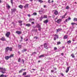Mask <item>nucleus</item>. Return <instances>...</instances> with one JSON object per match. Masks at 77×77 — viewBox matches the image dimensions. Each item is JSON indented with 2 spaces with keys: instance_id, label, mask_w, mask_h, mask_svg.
<instances>
[{
  "instance_id": "obj_60",
  "label": "nucleus",
  "mask_w": 77,
  "mask_h": 77,
  "mask_svg": "<svg viewBox=\"0 0 77 77\" xmlns=\"http://www.w3.org/2000/svg\"><path fill=\"white\" fill-rule=\"evenodd\" d=\"M54 72V70H51V72Z\"/></svg>"
},
{
  "instance_id": "obj_8",
  "label": "nucleus",
  "mask_w": 77,
  "mask_h": 77,
  "mask_svg": "<svg viewBox=\"0 0 77 77\" xmlns=\"http://www.w3.org/2000/svg\"><path fill=\"white\" fill-rule=\"evenodd\" d=\"M69 67H67L66 71V73H67V72H68V71H69Z\"/></svg>"
},
{
  "instance_id": "obj_33",
  "label": "nucleus",
  "mask_w": 77,
  "mask_h": 77,
  "mask_svg": "<svg viewBox=\"0 0 77 77\" xmlns=\"http://www.w3.org/2000/svg\"><path fill=\"white\" fill-rule=\"evenodd\" d=\"M67 38H68V36L66 35H65L64 37V39H67Z\"/></svg>"
},
{
  "instance_id": "obj_56",
  "label": "nucleus",
  "mask_w": 77,
  "mask_h": 77,
  "mask_svg": "<svg viewBox=\"0 0 77 77\" xmlns=\"http://www.w3.org/2000/svg\"><path fill=\"white\" fill-rule=\"evenodd\" d=\"M54 69H55V70H56L57 69V68H56L54 67Z\"/></svg>"
},
{
  "instance_id": "obj_59",
  "label": "nucleus",
  "mask_w": 77,
  "mask_h": 77,
  "mask_svg": "<svg viewBox=\"0 0 77 77\" xmlns=\"http://www.w3.org/2000/svg\"><path fill=\"white\" fill-rule=\"evenodd\" d=\"M38 30H41V27L38 28Z\"/></svg>"
},
{
  "instance_id": "obj_2",
  "label": "nucleus",
  "mask_w": 77,
  "mask_h": 77,
  "mask_svg": "<svg viewBox=\"0 0 77 77\" xmlns=\"http://www.w3.org/2000/svg\"><path fill=\"white\" fill-rule=\"evenodd\" d=\"M48 45V43L44 44V48H46V49H47V48H48V47H47Z\"/></svg>"
},
{
  "instance_id": "obj_58",
  "label": "nucleus",
  "mask_w": 77,
  "mask_h": 77,
  "mask_svg": "<svg viewBox=\"0 0 77 77\" xmlns=\"http://www.w3.org/2000/svg\"><path fill=\"white\" fill-rule=\"evenodd\" d=\"M48 2L49 3H50V0H49L48 1Z\"/></svg>"
},
{
  "instance_id": "obj_14",
  "label": "nucleus",
  "mask_w": 77,
  "mask_h": 77,
  "mask_svg": "<svg viewBox=\"0 0 77 77\" xmlns=\"http://www.w3.org/2000/svg\"><path fill=\"white\" fill-rule=\"evenodd\" d=\"M16 33H17V34H18V35H20V34H21V32L18 31H16Z\"/></svg>"
},
{
  "instance_id": "obj_21",
  "label": "nucleus",
  "mask_w": 77,
  "mask_h": 77,
  "mask_svg": "<svg viewBox=\"0 0 77 77\" xmlns=\"http://www.w3.org/2000/svg\"><path fill=\"white\" fill-rule=\"evenodd\" d=\"M39 12L40 14H42V13L43 12V11L42 10H40L39 11Z\"/></svg>"
},
{
  "instance_id": "obj_39",
  "label": "nucleus",
  "mask_w": 77,
  "mask_h": 77,
  "mask_svg": "<svg viewBox=\"0 0 77 77\" xmlns=\"http://www.w3.org/2000/svg\"><path fill=\"white\" fill-rule=\"evenodd\" d=\"M18 62H21V58H19L18 59Z\"/></svg>"
},
{
  "instance_id": "obj_3",
  "label": "nucleus",
  "mask_w": 77,
  "mask_h": 77,
  "mask_svg": "<svg viewBox=\"0 0 77 77\" xmlns=\"http://www.w3.org/2000/svg\"><path fill=\"white\" fill-rule=\"evenodd\" d=\"M1 69H2V72L3 73V74H5V71H6V69L5 68H2Z\"/></svg>"
},
{
  "instance_id": "obj_38",
  "label": "nucleus",
  "mask_w": 77,
  "mask_h": 77,
  "mask_svg": "<svg viewBox=\"0 0 77 77\" xmlns=\"http://www.w3.org/2000/svg\"><path fill=\"white\" fill-rule=\"evenodd\" d=\"M71 24L72 25V26H74V24H77V23H71Z\"/></svg>"
},
{
  "instance_id": "obj_57",
  "label": "nucleus",
  "mask_w": 77,
  "mask_h": 77,
  "mask_svg": "<svg viewBox=\"0 0 77 77\" xmlns=\"http://www.w3.org/2000/svg\"><path fill=\"white\" fill-rule=\"evenodd\" d=\"M68 20H71V18L69 17L68 19Z\"/></svg>"
},
{
  "instance_id": "obj_30",
  "label": "nucleus",
  "mask_w": 77,
  "mask_h": 77,
  "mask_svg": "<svg viewBox=\"0 0 77 77\" xmlns=\"http://www.w3.org/2000/svg\"><path fill=\"white\" fill-rule=\"evenodd\" d=\"M71 56L72 57V58H74L75 57L74 55V54H71Z\"/></svg>"
},
{
  "instance_id": "obj_7",
  "label": "nucleus",
  "mask_w": 77,
  "mask_h": 77,
  "mask_svg": "<svg viewBox=\"0 0 77 77\" xmlns=\"http://www.w3.org/2000/svg\"><path fill=\"white\" fill-rule=\"evenodd\" d=\"M9 50V47H7L5 49V52H8Z\"/></svg>"
},
{
  "instance_id": "obj_42",
  "label": "nucleus",
  "mask_w": 77,
  "mask_h": 77,
  "mask_svg": "<svg viewBox=\"0 0 77 77\" xmlns=\"http://www.w3.org/2000/svg\"><path fill=\"white\" fill-rule=\"evenodd\" d=\"M67 21H68V19H66V20L65 21H64V23H66V22H67Z\"/></svg>"
},
{
  "instance_id": "obj_27",
  "label": "nucleus",
  "mask_w": 77,
  "mask_h": 77,
  "mask_svg": "<svg viewBox=\"0 0 77 77\" xmlns=\"http://www.w3.org/2000/svg\"><path fill=\"white\" fill-rule=\"evenodd\" d=\"M9 50L10 51H12V48H9Z\"/></svg>"
},
{
  "instance_id": "obj_40",
  "label": "nucleus",
  "mask_w": 77,
  "mask_h": 77,
  "mask_svg": "<svg viewBox=\"0 0 77 77\" xmlns=\"http://www.w3.org/2000/svg\"><path fill=\"white\" fill-rule=\"evenodd\" d=\"M71 43V41L70 40H69L67 41V43H68V44H70Z\"/></svg>"
},
{
  "instance_id": "obj_37",
  "label": "nucleus",
  "mask_w": 77,
  "mask_h": 77,
  "mask_svg": "<svg viewBox=\"0 0 77 77\" xmlns=\"http://www.w3.org/2000/svg\"><path fill=\"white\" fill-rule=\"evenodd\" d=\"M61 44V42H57V45H59V44Z\"/></svg>"
},
{
  "instance_id": "obj_11",
  "label": "nucleus",
  "mask_w": 77,
  "mask_h": 77,
  "mask_svg": "<svg viewBox=\"0 0 77 77\" xmlns=\"http://www.w3.org/2000/svg\"><path fill=\"white\" fill-rule=\"evenodd\" d=\"M54 14H55L56 15H57L58 14V11H57L56 10H55L54 11Z\"/></svg>"
},
{
  "instance_id": "obj_26",
  "label": "nucleus",
  "mask_w": 77,
  "mask_h": 77,
  "mask_svg": "<svg viewBox=\"0 0 77 77\" xmlns=\"http://www.w3.org/2000/svg\"><path fill=\"white\" fill-rule=\"evenodd\" d=\"M37 27L38 28H40V27H41V26H40V25H39V24H38L37 25Z\"/></svg>"
},
{
  "instance_id": "obj_9",
  "label": "nucleus",
  "mask_w": 77,
  "mask_h": 77,
  "mask_svg": "<svg viewBox=\"0 0 77 77\" xmlns=\"http://www.w3.org/2000/svg\"><path fill=\"white\" fill-rule=\"evenodd\" d=\"M61 21H62V20L59 19L57 20V23H60Z\"/></svg>"
},
{
  "instance_id": "obj_63",
  "label": "nucleus",
  "mask_w": 77,
  "mask_h": 77,
  "mask_svg": "<svg viewBox=\"0 0 77 77\" xmlns=\"http://www.w3.org/2000/svg\"><path fill=\"white\" fill-rule=\"evenodd\" d=\"M62 56H63V53H62L61 54Z\"/></svg>"
},
{
  "instance_id": "obj_41",
  "label": "nucleus",
  "mask_w": 77,
  "mask_h": 77,
  "mask_svg": "<svg viewBox=\"0 0 77 77\" xmlns=\"http://www.w3.org/2000/svg\"><path fill=\"white\" fill-rule=\"evenodd\" d=\"M38 1L39 2H40L41 3H43V1L41 0H39Z\"/></svg>"
},
{
  "instance_id": "obj_6",
  "label": "nucleus",
  "mask_w": 77,
  "mask_h": 77,
  "mask_svg": "<svg viewBox=\"0 0 77 77\" xmlns=\"http://www.w3.org/2000/svg\"><path fill=\"white\" fill-rule=\"evenodd\" d=\"M43 46V45H41L40 47L38 48V50H40V49H43V48H42Z\"/></svg>"
},
{
  "instance_id": "obj_22",
  "label": "nucleus",
  "mask_w": 77,
  "mask_h": 77,
  "mask_svg": "<svg viewBox=\"0 0 77 77\" xmlns=\"http://www.w3.org/2000/svg\"><path fill=\"white\" fill-rule=\"evenodd\" d=\"M36 54V52H33L32 53V54L31 55H35V54Z\"/></svg>"
},
{
  "instance_id": "obj_15",
  "label": "nucleus",
  "mask_w": 77,
  "mask_h": 77,
  "mask_svg": "<svg viewBox=\"0 0 77 77\" xmlns=\"http://www.w3.org/2000/svg\"><path fill=\"white\" fill-rule=\"evenodd\" d=\"M16 9H11V12H15L16 11Z\"/></svg>"
},
{
  "instance_id": "obj_10",
  "label": "nucleus",
  "mask_w": 77,
  "mask_h": 77,
  "mask_svg": "<svg viewBox=\"0 0 77 77\" xmlns=\"http://www.w3.org/2000/svg\"><path fill=\"white\" fill-rule=\"evenodd\" d=\"M66 15H67V13H65V15H63V16H62V19H63V18H65V16H66Z\"/></svg>"
},
{
  "instance_id": "obj_1",
  "label": "nucleus",
  "mask_w": 77,
  "mask_h": 77,
  "mask_svg": "<svg viewBox=\"0 0 77 77\" xmlns=\"http://www.w3.org/2000/svg\"><path fill=\"white\" fill-rule=\"evenodd\" d=\"M14 57V55H11L9 57L8 56H6L5 57V58L6 60H8L9 58H11V57Z\"/></svg>"
},
{
  "instance_id": "obj_50",
  "label": "nucleus",
  "mask_w": 77,
  "mask_h": 77,
  "mask_svg": "<svg viewBox=\"0 0 77 77\" xmlns=\"http://www.w3.org/2000/svg\"><path fill=\"white\" fill-rule=\"evenodd\" d=\"M11 4H13V0H11Z\"/></svg>"
},
{
  "instance_id": "obj_52",
  "label": "nucleus",
  "mask_w": 77,
  "mask_h": 77,
  "mask_svg": "<svg viewBox=\"0 0 77 77\" xmlns=\"http://www.w3.org/2000/svg\"><path fill=\"white\" fill-rule=\"evenodd\" d=\"M57 50V48L56 47L54 48V50Z\"/></svg>"
},
{
  "instance_id": "obj_43",
  "label": "nucleus",
  "mask_w": 77,
  "mask_h": 77,
  "mask_svg": "<svg viewBox=\"0 0 77 77\" xmlns=\"http://www.w3.org/2000/svg\"><path fill=\"white\" fill-rule=\"evenodd\" d=\"M73 21H77V18H74Z\"/></svg>"
},
{
  "instance_id": "obj_17",
  "label": "nucleus",
  "mask_w": 77,
  "mask_h": 77,
  "mask_svg": "<svg viewBox=\"0 0 77 77\" xmlns=\"http://www.w3.org/2000/svg\"><path fill=\"white\" fill-rule=\"evenodd\" d=\"M22 22H23L22 21H20V20L18 21V23H20V26H22V24H21V23H22Z\"/></svg>"
},
{
  "instance_id": "obj_25",
  "label": "nucleus",
  "mask_w": 77,
  "mask_h": 77,
  "mask_svg": "<svg viewBox=\"0 0 77 77\" xmlns=\"http://www.w3.org/2000/svg\"><path fill=\"white\" fill-rule=\"evenodd\" d=\"M23 6H22V5H20L19 6V8H20V9H23Z\"/></svg>"
},
{
  "instance_id": "obj_12",
  "label": "nucleus",
  "mask_w": 77,
  "mask_h": 77,
  "mask_svg": "<svg viewBox=\"0 0 77 77\" xmlns=\"http://www.w3.org/2000/svg\"><path fill=\"white\" fill-rule=\"evenodd\" d=\"M43 18H47V15H42Z\"/></svg>"
},
{
  "instance_id": "obj_47",
  "label": "nucleus",
  "mask_w": 77,
  "mask_h": 77,
  "mask_svg": "<svg viewBox=\"0 0 77 77\" xmlns=\"http://www.w3.org/2000/svg\"><path fill=\"white\" fill-rule=\"evenodd\" d=\"M34 39H38V37L37 36H35L34 37Z\"/></svg>"
},
{
  "instance_id": "obj_18",
  "label": "nucleus",
  "mask_w": 77,
  "mask_h": 77,
  "mask_svg": "<svg viewBox=\"0 0 77 77\" xmlns=\"http://www.w3.org/2000/svg\"><path fill=\"white\" fill-rule=\"evenodd\" d=\"M45 56V55H44V54L42 55L39 56V58H41V57H43Z\"/></svg>"
},
{
  "instance_id": "obj_62",
  "label": "nucleus",
  "mask_w": 77,
  "mask_h": 77,
  "mask_svg": "<svg viewBox=\"0 0 77 77\" xmlns=\"http://www.w3.org/2000/svg\"><path fill=\"white\" fill-rule=\"evenodd\" d=\"M28 17H30V14H28Z\"/></svg>"
},
{
  "instance_id": "obj_23",
  "label": "nucleus",
  "mask_w": 77,
  "mask_h": 77,
  "mask_svg": "<svg viewBox=\"0 0 77 77\" xmlns=\"http://www.w3.org/2000/svg\"><path fill=\"white\" fill-rule=\"evenodd\" d=\"M26 26H27V27H30V26H31V25L30 24H27L26 25Z\"/></svg>"
},
{
  "instance_id": "obj_20",
  "label": "nucleus",
  "mask_w": 77,
  "mask_h": 77,
  "mask_svg": "<svg viewBox=\"0 0 77 77\" xmlns=\"http://www.w3.org/2000/svg\"><path fill=\"white\" fill-rule=\"evenodd\" d=\"M22 46H21V45H19L18 46V48L19 49H20V48H21Z\"/></svg>"
},
{
  "instance_id": "obj_36",
  "label": "nucleus",
  "mask_w": 77,
  "mask_h": 77,
  "mask_svg": "<svg viewBox=\"0 0 77 77\" xmlns=\"http://www.w3.org/2000/svg\"><path fill=\"white\" fill-rule=\"evenodd\" d=\"M66 9H69V6H67L66 7Z\"/></svg>"
},
{
  "instance_id": "obj_19",
  "label": "nucleus",
  "mask_w": 77,
  "mask_h": 77,
  "mask_svg": "<svg viewBox=\"0 0 77 77\" xmlns=\"http://www.w3.org/2000/svg\"><path fill=\"white\" fill-rule=\"evenodd\" d=\"M26 51L27 50L26 49H24L22 51L23 53H24V51Z\"/></svg>"
},
{
  "instance_id": "obj_5",
  "label": "nucleus",
  "mask_w": 77,
  "mask_h": 77,
  "mask_svg": "<svg viewBox=\"0 0 77 77\" xmlns=\"http://www.w3.org/2000/svg\"><path fill=\"white\" fill-rule=\"evenodd\" d=\"M1 41H6V39L5 38V37H2V38L1 39Z\"/></svg>"
},
{
  "instance_id": "obj_48",
  "label": "nucleus",
  "mask_w": 77,
  "mask_h": 77,
  "mask_svg": "<svg viewBox=\"0 0 77 77\" xmlns=\"http://www.w3.org/2000/svg\"><path fill=\"white\" fill-rule=\"evenodd\" d=\"M4 77V75H0V77Z\"/></svg>"
},
{
  "instance_id": "obj_35",
  "label": "nucleus",
  "mask_w": 77,
  "mask_h": 77,
  "mask_svg": "<svg viewBox=\"0 0 77 77\" xmlns=\"http://www.w3.org/2000/svg\"><path fill=\"white\" fill-rule=\"evenodd\" d=\"M23 69H22L21 70H20L19 71V73H21V72H23Z\"/></svg>"
},
{
  "instance_id": "obj_16",
  "label": "nucleus",
  "mask_w": 77,
  "mask_h": 77,
  "mask_svg": "<svg viewBox=\"0 0 77 77\" xmlns=\"http://www.w3.org/2000/svg\"><path fill=\"white\" fill-rule=\"evenodd\" d=\"M29 7V4H26L25 6H24V8H28Z\"/></svg>"
},
{
  "instance_id": "obj_44",
  "label": "nucleus",
  "mask_w": 77,
  "mask_h": 77,
  "mask_svg": "<svg viewBox=\"0 0 77 77\" xmlns=\"http://www.w3.org/2000/svg\"><path fill=\"white\" fill-rule=\"evenodd\" d=\"M33 15H36L37 13H33Z\"/></svg>"
},
{
  "instance_id": "obj_34",
  "label": "nucleus",
  "mask_w": 77,
  "mask_h": 77,
  "mask_svg": "<svg viewBox=\"0 0 77 77\" xmlns=\"http://www.w3.org/2000/svg\"><path fill=\"white\" fill-rule=\"evenodd\" d=\"M26 74H27L26 72H24L23 74V75H26Z\"/></svg>"
},
{
  "instance_id": "obj_46",
  "label": "nucleus",
  "mask_w": 77,
  "mask_h": 77,
  "mask_svg": "<svg viewBox=\"0 0 77 77\" xmlns=\"http://www.w3.org/2000/svg\"><path fill=\"white\" fill-rule=\"evenodd\" d=\"M26 77H30V75H27L26 76Z\"/></svg>"
},
{
  "instance_id": "obj_45",
  "label": "nucleus",
  "mask_w": 77,
  "mask_h": 77,
  "mask_svg": "<svg viewBox=\"0 0 77 77\" xmlns=\"http://www.w3.org/2000/svg\"><path fill=\"white\" fill-rule=\"evenodd\" d=\"M60 74L61 75H62V76H64V75H63V74L62 73H60Z\"/></svg>"
},
{
  "instance_id": "obj_64",
  "label": "nucleus",
  "mask_w": 77,
  "mask_h": 77,
  "mask_svg": "<svg viewBox=\"0 0 77 77\" xmlns=\"http://www.w3.org/2000/svg\"><path fill=\"white\" fill-rule=\"evenodd\" d=\"M4 77H7V76H6V75H4Z\"/></svg>"
},
{
  "instance_id": "obj_49",
  "label": "nucleus",
  "mask_w": 77,
  "mask_h": 77,
  "mask_svg": "<svg viewBox=\"0 0 77 77\" xmlns=\"http://www.w3.org/2000/svg\"><path fill=\"white\" fill-rule=\"evenodd\" d=\"M54 40L55 41H56V37H54Z\"/></svg>"
},
{
  "instance_id": "obj_28",
  "label": "nucleus",
  "mask_w": 77,
  "mask_h": 77,
  "mask_svg": "<svg viewBox=\"0 0 77 77\" xmlns=\"http://www.w3.org/2000/svg\"><path fill=\"white\" fill-rule=\"evenodd\" d=\"M32 20H35V19H30L29 20V21L30 22H31Z\"/></svg>"
},
{
  "instance_id": "obj_51",
  "label": "nucleus",
  "mask_w": 77,
  "mask_h": 77,
  "mask_svg": "<svg viewBox=\"0 0 77 77\" xmlns=\"http://www.w3.org/2000/svg\"><path fill=\"white\" fill-rule=\"evenodd\" d=\"M22 62L23 63H24V61L23 60H22Z\"/></svg>"
},
{
  "instance_id": "obj_31",
  "label": "nucleus",
  "mask_w": 77,
  "mask_h": 77,
  "mask_svg": "<svg viewBox=\"0 0 77 77\" xmlns=\"http://www.w3.org/2000/svg\"><path fill=\"white\" fill-rule=\"evenodd\" d=\"M62 30V29H57V32H59V31H60Z\"/></svg>"
},
{
  "instance_id": "obj_32",
  "label": "nucleus",
  "mask_w": 77,
  "mask_h": 77,
  "mask_svg": "<svg viewBox=\"0 0 77 77\" xmlns=\"http://www.w3.org/2000/svg\"><path fill=\"white\" fill-rule=\"evenodd\" d=\"M54 36L55 37H56V38H57V39H58L59 38V37H58V35H57L56 34H55L54 35Z\"/></svg>"
},
{
  "instance_id": "obj_55",
  "label": "nucleus",
  "mask_w": 77,
  "mask_h": 77,
  "mask_svg": "<svg viewBox=\"0 0 77 77\" xmlns=\"http://www.w3.org/2000/svg\"><path fill=\"white\" fill-rule=\"evenodd\" d=\"M44 8H47V7H46V5H45L44 6Z\"/></svg>"
},
{
  "instance_id": "obj_54",
  "label": "nucleus",
  "mask_w": 77,
  "mask_h": 77,
  "mask_svg": "<svg viewBox=\"0 0 77 77\" xmlns=\"http://www.w3.org/2000/svg\"><path fill=\"white\" fill-rule=\"evenodd\" d=\"M32 24H35V23H34V22H32Z\"/></svg>"
},
{
  "instance_id": "obj_13",
  "label": "nucleus",
  "mask_w": 77,
  "mask_h": 77,
  "mask_svg": "<svg viewBox=\"0 0 77 77\" xmlns=\"http://www.w3.org/2000/svg\"><path fill=\"white\" fill-rule=\"evenodd\" d=\"M7 8H8V9H10V8H11V6L9 5L8 4H7L6 5Z\"/></svg>"
},
{
  "instance_id": "obj_61",
  "label": "nucleus",
  "mask_w": 77,
  "mask_h": 77,
  "mask_svg": "<svg viewBox=\"0 0 77 77\" xmlns=\"http://www.w3.org/2000/svg\"><path fill=\"white\" fill-rule=\"evenodd\" d=\"M22 41L23 39H21V40H20V42H22Z\"/></svg>"
},
{
  "instance_id": "obj_4",
  "label": "nucleus",
  "mask_w": 77,
  "mask_h": 77,
  "mask_svg": "<svg viewBox=\"0 0 77 77\" xmlns=\"http://www.w3.org/2000/svg\"><path fill=\"white\" fill-rule=\"evenodd\" d=\"M10 32H8L5 35L6 36H7V37H8V38L9 37V35H10Z\"/></svg>"
},
{
  "instance_id": "obj_24",
  "label": "nucleus",
  "mask_w": 77,
  "mask_h": 77,
  "mask_svg": "<svg viewBox=\"0 0 77 77\" xmlns=\"http://www.w3.org/2000/svg\"><path fill=\"white\" fill-rule=\"evenodd\" d=\"M48 22V21L47 20H45L44 21V23H45V24H47Z\"/></svg>"
},
{
  "instance_id": "obj_53",
  "label": "nucleus",
  "mask_w": 77,
  "mask_h": 77,
  "mask_svg": "<svg viewBox=\"0 0 77 77\" xmlns=\"http://www.w3.org/2000/svg\"><path fill=\"white\" fill-rule=\"evenodd\" d=\"M20 38L21 39H23V38L22 36H20Z\"/></svg>"
},
{
  "instance_id": "obj_29",
  "label": "nucleus",
  "mask_w": 77,
  "mask_h": 77,
  "mask_svg": "<svg viewBox=\"0 0 77 77\" xmlns=\"http://www.w3.org/2000/svg\"><path fill=\"white\" fill-rule=\"evenodd\" d=\"M43 18L42 16L40 18L39 20H40V21H42V19H43Z\"/></svg>"
}]
</instances>
